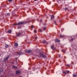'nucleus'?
Returning <instances> with one entry per match:
<instances>
[{
	"label": "nucleus",
	"instance_id": "nucleus-37",
	"mask_svg": "<svg viewBox=\"0 0 77 77\" xmlns=\"http://www.w3.org/2000/svg\"><path fill=\"white\" fill-rule=\"evenodd\" d=\"M1 77H4V76H3V75H1Z\"/></svg>",
	"mask_w": 77,
	"mask_h": 77
},
{
	"label": "nucleus",
	"instance_id": "nucleus-21",
	"mask_svg": "<svg viewBox=\"0 0 77 77\" xmlns=\"http://www.w3.org/2000/svg\"><path fill=\"white\" fill-rule=\"evenodd\" d=\"M68 10V8H66L65 9V10L66 11V10Z\"/></svg>",
	"mask_w": 77,
	"mask_h": 77
},
{
	"label": "nucleus",
	"instance_id": "nucleus-36",
	"mask_svg": "<svg viewBox=\"0 0 77 77\" xmlns=\"http://www.w3.org/2000/svg\"><path fill=\"white\" fill-rule=\"evenodd\" d=\"M33 28V26H31V28Z\"/></svg>",
	"mask_w": 77,
	"mask_h": 77
},
{
	"label": "nucleus",
	"instance_id": "nucleus-44",
	"mask_svg": "<svg viewBox=\"0 0 77 77\" xmlns=\"http://www.w3.org/2000/svg\"><path fill=\"white\" fill-rule=\"evenodd\" d=\"M19 77H22V76H20Z\"/></svg>",
	"mask_w": 77,
	"mask_h": 77
},
{
	"label": "nucleus",
	"instance_id": "nucleus-32",
	"mask_svg": "<svg viewBox=\"0 0 77 77\" xmlns=\"http://www.w3.org/2000/svg\"><path fill=\"white\" fill-rule=\"evenodd\" d=\"M63 30H64V29L63 28L62 29H61V31H63Z\"/></svg>",
	"mask_w": 77,
	"mask_h": 77
},
{
	"label": "nucleus",
	"instance_id": "nucleus-22",
	"mask_svg": "<svg viewBox=\"0 0 77 77\" xmlns=\"http://www.w3.org/2000/svg\"><path fill=\"white\" fill-rule=\"evenodd\" d=\"M39 31L40 32H42V30H41V29H39Z\"/></svg>",
	"mask_w": 77,
	"mask_h": 77
},
{
	"label": "nucleus",
	"instance_id": "nucleus-33",
	"mask_svg": "<svg viewBox=\"0 0 77 77\" xmlns=\"http://www.w3.org/2000/svg\"><path fill=\"white\" fill-rule=\"evenodd\" d=\"M37 38H38V37H35V39H36Z\"/></svg>",
	"mask_w": 77,
	"mask_h": 77
},
{
	"label": "nucleus",
	"instance_id": "nucleus-38",
	"mask_svg": "<svg viewBox=\"0 0 77 77\" xmlns=\"http://www.w3.org/2000/svg\"><path fill=\"white\" fill-rule=\"evenodd\" d=\"M7 15L8 16H9V13H7Z\"/></svg>",
	"mask_w": 77,
	"mask_h": 77
},
{
	"label": "nucleus",
	"instance_id": "nucleus-39",
	"mask_svg": "<svg viewBox=\"0 0 77 77\" xmlns=\"http://www.w3.org/2000/svg\"><path fill=\"white\" fill-rule=\"evenodd\" d=\"M16 62H17V59H16Z\"/></svg>",
	"mask_w": 77,
	"mask_h": 77
},
{
	"label": "nucleus",
	"instance_id": "nucleus-11",
	"mask_svg": "<svg viewBox=\"0 0 77 77\" xmlns=\"http://www.w3.org/2000/svg\"><path fill=\"white\" fill-rule=\"evenodd\" d=\"M64 36H65V35H60V38H63Z\"/></svg>",
	"mask_w": 77,
	"mask_h": 77
},
{
	"label": "nucleus",
	"instance_id": "nucleus-2",
	"mask_svg": "<svg viewBox=\"0 0 77 77\" xmlns=\"http://www.w3.org/2000/svg\"><path fill=\"white\" fill-rule=\"evenodd\" d=\"M9 57H10V56H8V57H7L5 58L4 60V61L6 62V60H8V59H9Z\"/></svg>",
	"mask_w": 77,
	"mask_h": 77
},
{
	"label": "nucleus",
	"instance_id": "nucleus-35",
	"mask_svg": "<svg viewBox=\"0 0 77 77\" xmlns=\"http://www.w3.org/2000/svg\"><path fill=\"white\" fill-rule=\"evenodd\" d=\"M67 66H69V65L67 64L66 65Z\"/></svg>",
	"mask_w": 77,
	"mask_h": 77
},
{
	"label": "nucleus",
	"instance_id": "nucleus-15",
	"mask_svg": "<svg viewBox=\"0 0 77 77\" xmlns=\"http://www.w3.org/2000/svg\"><path fill=\"white\" fill-rule=\"evenodd\" d=\"M73 77H75L76 76H77V75L76 74H73L72 75Z\"/></svg>",
	"mask_w": 77,
	"mask_h": 77
},
{
	"label": "nucleus",
	"instance_id": "nucleus-18",
	"mask_svg": "<svg viewBox=\"0 0 77 77\" xmlns=\"http://www.w3.org/2000/svg\"><path fill=\"white\" fill-rule=\"evenodd\" d=\"M39 54H40V56H42L43 55L41 53H40Z\"/></svg>",
	"mask_w": 77,
	"mask_h": 77
},
{
	"label": "nucleus",
	"instance_id": "nucleus-27",
	"mask_svg": "<svg viewBox=\"0 0 77 77\" xmlns=\"http://www.w3.org/2000/svg\"><path fill=\"white\" fill-rule=\"evenodd\" d=\"M73 41V38H71V39H70V41Z\"/></svg>",
	"mask_w": 77,
	"mask_h": 77
},
{
	"label": "nucleus",
	"instance_id": "nucleus-17",
	"mask_svg": "<svg viewBox=\"0 0 77 77\" xmlns=\"http://www.w3.org/2000/svg\"><path fill=\"white\" fill-rule=\"evenodd\" d=\"M3 71V69L2 68L1 69H0V72H2Z\"/></svg>",
	"mask_w": 77,
	"mask_h": 77
},
{
	"label": "nucleus",
	"instance_id": "nucleus-6",
	"mask_svg": "<svg viewBox=\"0 0 77 77\" xmlns=\"http://www.w3.org/2000/svg\"><path fill=\"white\" fill-rule=\"evenodd\" d=\"M55 41L57 42H60V40L57 39H55Z\"/></svg>",
	"mask_w": 77,
	"mask_h": 77
},
{
	"label": "nucleus",
	"instance_id": "nucleus-30",
	"mask_svg": "<svg viewBox=\"0 0 77 77\" xmlns=\"http://www.w3.org/2000/svg\"><path fill=\"white\" fill-rule=\"evenodd\" d=\"M15 66H13V68H15Z\"/></svg>",
	"mask_w": 77,
	"mask_h": 77
},
{
	"label": "nucleus",
	"instance_id": "nucleus-29",
	"mask_svg": "<svg viewBox=\"0 0 77 77\" xmlns=\"http://www.w3.org/2000/svg\"><path fill=\"white\" fill-rule=\"evenodd\" d=\"M8 1L9 2H12V0H8Z\"/></svg>",
	"mask_w": 77,
	"mask_h": 77
},
{
	"label": "nucleus",
	"instance_id": "nucleus-14",
	"mask_svg": "<svg viewBox=\"0 0 77 77\" xmlns=\"http://www.w3.org/2000/svg\"><path fill=\"white\" fill-rule=\"evenodd\" d=\"M42 57L44 58H45L46 57V56L44 55H42Z\"/></svg>",
	"mask_w": 77,
	"mask_h": 77
},
{
	"label": "nucleus",
	"instance_id": "nucleus-45",
	"mask_svg": "<svg viewBox=\"0 0 77 77\" xmlns=\"http://www.w3.org/2000/svg\"><path fill=\"white\" fill-rule=\"evenodd\" d=\"M0 56H1V55L0 54Z\"/></svg>",
	"mask_w": 77,
	"mask_h": 77
},
{
	"label": "nucleus",
	"instance_id": "nucleus-19",
	"mask_svg": "<svg viewBox=\"0 0 77 77\" xmlns=\"http://www.w3.org/2000/svg\"><path fill=\"white\" fill-rule=\"evenodd\" d=\"M65 51V50H62V51H63V52H64V53H65V51Z\"/></svg>",
	"mask_w": 77,
	"mask_h": 77
},
{
	"label": "nucleus",
	"instance_id": "nucleus-13",
	"mask_svg": "<svg viewBox=\"0 0 77 77\" xmlns=\"http://www.w3.org/2000/svg\"><path fill=\"white\" fill-rule=\"evenodd\" d=\"M9 45H6L5 46V48H8V47H9Z\"/></svg>",
	"mask_w": 77,
	"mask_h": 77
},
{
	"label": "nucleus",
	"instance_id": "nucleus-1",
	"mask_svg": "<svg viewBox=\"0 0 77 77\" xmlns=\"http://www.w3.org/2000/svg\"><path fill=\"white\" fill-rule=\"evenodd\" d=\"M29 23L28 21L26 22H19L18 23H15L14 24H13V26H16V25H20L21 24H26V23Z\"/></svg>",
	"mask_w": 77,
	"mask_h": 77
},
{
	"label": "nucleus",
	"instance_id": "nucleus-5",
	"mask_svg": "<svg viewBox=\"0 0 77 77\" xmlns=\"http://www.w3.org/2000/svg\"><path fill=\"white\" fill-rule=\"evenodd\" d=\"M16 74H20V73H21V72L19 70L18 71H16Z\"/></svg>",
	"mask_w": 77,
	"mask_h": 77
},
{
	"label": "nucleus",
	"instance_id": "nucleus-26",
	"mask_svg": "<svg viewBox=\"0 0 77 77\" xmlns=\"http://www.w3.org/2000/svg\"><path fill=\"white\" fill-rule=\"evenodd\" d=\"M63 73L65 74H66V73L65 71L63 72Z\"/></svg>",
	"mask_w": 77,
	"mask_h": 77
},
{
	"label": "nucleus",
	"instance_id": "nucleus-12",
	"mask_svg": "<svg viewBox=\"0 0 77 77\" xmlns=\"http://www.w3.org/2000/svg\"><path fill=\"white\" fill-rule=\"evenodd\" d=\"M14 45L15 46V47H18V44H17V43H15L14 44Z\"/></svg>",
	"mask_w": 77,
	"mask_h": 77
},
{
	"label": "nucleus",
	"instance_id": "nucleus-4",
	"mask_svg": "<svg viewBox=\"0 0 77 77\" xmlns=\"http://www.w3.org/2000/svg\"><path fill=\"white\" fill-rule=\"evenodd\" d=\"M32 52V50H27L26 51V52L27 53H31Z\"/></svg>",
	"mask_w": 77,
	"mask_h": 77
},
{
	"label": "nucleus",
	"instance_id": "nucleus-20",
	"mask_svg": "<svg viewBox=\"0 0 77 77\" xmlns=\"http://www.w3.org/2000/svg\"><path fill=\"white\" fill-rule=\"evenodd\" d=\"M18 29H21V26H20H20H18V27H17Z\"/></svg>",
	"mask_w": 77,
	"mask_h": 77
},
{
	"label": "nucleus",
	"instance_id": "nucleus-23",
	"mask_svg": "<svg viewBox=\"0 0 77 77\" xmlns=\"http://www.w3.org/2000/svg\"><path fill=\"white\" fill-rule=\"evenodd\" d=\"M46 29V27H44L43 28V29L44 30H45Z\"/></svg>",
	"mask_w": 77,
	"mask_h": 77
},
{
	"label": "nucleus",
	"instance_id": "nucleus-41",
	"mask_svg": "<svg viewBox=\"0 0 77 77\" xmlns=\"http://www.w3.org/2000/svg\"><path fill=\"white\" fill-rule=\"evenodd\" d=\"M38 0H34V1L36 2V1H38Z\"/></svg>",
	"mask_w": 77,
	"mask_h": 77
},
{
	"label": "nucleus",
	"instance_id": "nucleus-9",
	"mask_svg": "<svg viewBox=\"0 0 77 77\" xmlns=\"http://www.w3.org/2000/svg\"><path fill=\"white\" fill-rule=\"evenodd\" d=\"M17 54L18 55H21V54H23V53H22V52H19Z\"/></svg>",
	"mask_w": 77,
	"mask_h": 77
},
{
	"label": "nucleus",
	"instance_id": "nucleus-10",
	"mask_svg": "<svg viewBox=\"0 0 77 77\" xmlns=\"http://www.w3.org/2000/svg\"><path fill=\"white\" fill-rule=\"evenodd\" d=\"M21 35V33H19V34H18L17 35V37H18V36H20V35Z\"/></svg>",
	"mask_w": 77,
	"mask_h": 77
},
{
	"label": "nucleus",
	"instance_id": "nucleus-40",
	"mask_svg": "<svg viewBox=\"0 0 77 77\" xmlns=\"http://www.w3.org/2000/svg\"><path fill=\"white\" fill-rule=\"evenodd\" d=\"M62 22V21L61 20H60V23H61Z\"/></svg>",
	"mask_w": 77,
	"mask_h": 77
},
{
	"label": "nucleus",
	"instance_id": "nucleus-28",
	"mask_svg": "<svg viewBox=\"0 0 77 77\" xmlns=\"http://www.w3.org/2000/svg\"><path fill=\"white\" fill-rule=\"evenodd\" d=\"M34 33H36V31L35 30H34Z\"/></svg>",
	"mask_w": 77,
	"mask_h": 77
},
{
	"label": "nucleus",
	"instance_id": "nucleus-34",
	"mask_svg": "<svg viewBox=\"0 0 77 77\" xmlns=\"http://www.w3.org/2000/svg\"><path fill=\"white\" fill-rule=\"evenodd\" d=\"M58 56L59 57H60V54H58Z\"/></svg>",
	"mask_w": 77,
	"mask_h": 77
},
{
	"label": "nucleus",
	"instance_id": "nucleus-24",
	"mask_svg": "<svg viewBox=\"0 0 77 77\" xmlns=\"http://www.w3.org/2000/svg\"><path fill=\"white\" fill-rule=\"evenodd\" d=\"M46 41L45 40H43V43H45Z\"/></svg>",
	"mask_w": 77,
	"mask_h": 77
},
{
	"label": "nucleus",
	"instance_id": "nucleus-8",
	"mask_svg": "<svg viewBox=\"0 0 77 77\" xmlns=\"http://www.w3.org/2000/svg\"><path fill=\"white\" fill-rule=\"evenodd\" d=\"M12 32V31L11 30H9L8 31H7V33H11Z\"/></svg>",
	"mask_w": 77,
	"mask_h": 77
},
{
	"label": "nucleus",
	"instance_id": "nucleus-7",
	"mask_svg": "<svg viewBox=\"0 0 77 77\" xmlns=\"http://www.w3.org/2000/svg\"><path fill=\"white\" fill-rule=\"evenodd\" d=\"M54 18V16H53V15L51 16V20H52V19H53Z\"/></svg>",
	"mask_w": 77,
	"mask_h": 77
},
{
	"label": "nucleus",
	"instance_id": "nucleus-25",
	"mask_svg": "<svg viewBox=\"0 0 77 77\" xmlns=\"http://www.w3.org/2000/svg\"><path fill=\"white\" fill-rule=\"evenodd\" d=\"M66 72H67V74H68L69 72V71L68 70H67Z\"/></svg>",
	"mask_w": 77,
	"mask_h": 77
},
{
	"label": "nucleus",
	"instance_id": "nucleus-31",
	"mask_svg": "<svg viewBox=\"0 0 77 77\" xmlns=\"http://www.w3.org/2000/svg\"><path fill=\"white\" fill-rule=\"evenodd\" d=\"M42 21V20H40V23H41Z\"/></svg>",
	"mask_w": 77,
	"mask_h": 77
},
{
	"label": "nucleus",
	"instance_id": "nucleus-43",
	"mask_svg": "<svg viewBox=\"0 0 77 77\" xmlns=\"http://www.w3.org/2000/svg\"><path fill=\"white\" fill-rule=\"evenodd\" d=\"M43 25H44V26H45V23H44V24Z\"/></svg>",
	"mask_w": 77,
	"mask_h": 77
},
{
	"label": "nucleus",
	"instance_id": "nucleus-42",
	"mask_svg": "<svg viewBox=\"0 0 77 77\" xmlns=\"http://www.w3.org/2000/svg\"><path fill=\"white\" fill-rule=\"evenodd\" d=\"M15 68H17V67L15 66Z\"/></svg>",
	"mask_w": 77,
	"mask_h": 77
},
{
	"label": "nucleus",
	"instance_id": "nucleus-16",
	"mask_svg": "<svg viewBox=\"0 0 77 77\" xmlns=\"http://www.w3.org/2000/svg\"><path fill=\"white\" fill-rule=\"evenodd\" d=\"M54 23L55 25H57V22H56V21H55L54 22Z\"/></svg>",
	"mask_w": 77,
	"mask_h": 77
},
{
	"label": "nucleus",
	"instance_id": "nucleus-3",
	"mask_svg": "<svg viewBox=\"0 0 77 77\" xmlns=\"http://www.w3.org/2000/svg\"><path fill=\"white\" fill-rule=\"evenodd\" d=\"M51 49H52V50H55L56 49V48L54 47V45H52L51 47Z\"/></svg>",
	"mask_w": 77,
	"mask_h": 77
}]
</instances>
